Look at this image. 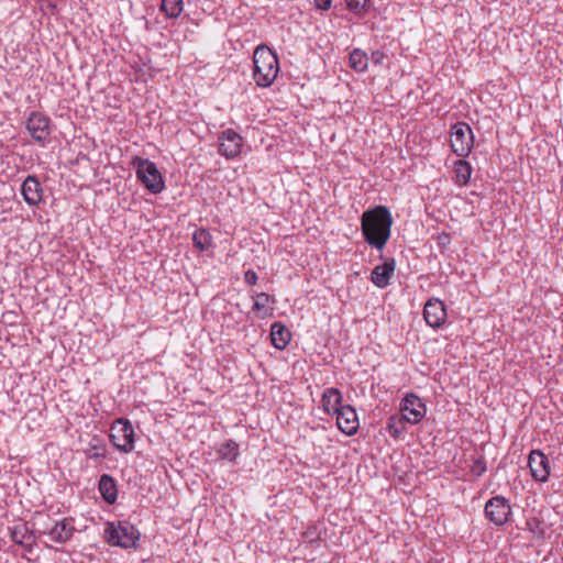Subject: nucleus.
<instances>
[{"label": "nucleus", "mask_w": 563, "mask_h": 563, "mask_svg": "<svg viewBox=\"0 0 563 563\" xmlns=\"http://www.w3.org/2000/svg\"><path fill=\"white\" fill-rule=\"evenodd\" d=\"M401 417L409 423L416 424L426 416V405L416 394H407L400 401L399 406Z\"/></svg>", "instance_id": "obj_9"}, {"label": "nucleus", "mask_w": 563, "mask_h": 563, "mask_svg": "<svg viewBox=\"0 0 563 563\" xmlns=\"http://www.w3.org/2000/svg\"><path fill=\"white\" fill-rule=\"evenodd\" d=\"M453 173H454V177H453L454 183L457 186L464 187L470 184L471 176L473 173V167L470 162L462 158L454 163Z\"/></svg>", "instance_id": "obj_21"}, {"label": "nucleus", "mask_w": 563, "mask_h": 563, "mask_svg": "<svg viewBox=\"0 0 563 563\" xmlns=\"http://www.w3.org/2000/svg\"><path fill=\"white\" fill-rule=\"evenodd\" d=\"M382 264L376 265L371 273V282L380 289L386 288L390 284V278L396 269V261L394 257L384 258Z\"/></svg>", "instance_id": "obj_13"}, {"label": "nucleus", "mask_w": 563, "mask_h": 563, "mask_svg": "<svg viewBox=\"0 0 563 563\" xmlns=\"http://www.w3.org/2000/svg\"><path fill=\"white\" fill-rule=\"evenodd\" d=\"M85 454L88 459L95 461L104 459L107 455V444L103 438L93 437L88 443Z\"/></svg>", "instance_id": "obj_23"}, {"label": "nucleus", "mask_w": 563, "mask_h": 563, "mask_svg": "<svg viewBox=\"0 0 563 563\" xmlns=\"http://www.w3.org/2000/svg\"><path fill=\"white\" fill-rule=\"evenodd\" d=\"M509 499L501 495L489 498L484 506L485 518L496 527L505 526L511 516Z\"/></svg>", "instance_id": "obj_7"}, {"label": "nucleus", "mask_w": 563, "mask_h": 563, "mask_svg": "<svg viewBox=\"0 0 563 563\" xmlns=\"http://www.w3.org/2000/svg\"><path fill=\"white\" fill-rule=\"evenodd\" d=\"M131 166L135 170L137 180L147 191L158 195L165 189V179L154 162L134 156Z\"/></svg>", "instance_id": "obj_4"}, {"label": "nucleus", "mask_w": 563, "mask_h": 563, "mask_svg": "<svg viewBox=\"0 0 563 563\" xmlns=\"http://www.w3.org/2000/svg\"><path fill=\"white\" fill-rule=\"evenodd\" d=\"M75 532L74 520L71 518H64L56 521L48 530L49 539L56 543H66L73 538Z\"/></svg>", "instance_id": "obj_17"}, {"label": "nucleus", "mask_w": 563, "mask_h": 563, "mask_svg": "<svg viewBox=\"0 0 563 563\" xmlns=\"http://www.w3.org/2000/svg\"><path fill=\"white\" fill-rule=\"evenodd\" d=\"M103 539L110 547L136 549L141 540V532L128 520L107 521Z\"/></svg>", "instance_id": "obj_3"}, {"label": "nucleus", "mask_w": 563, "mask_h": 563, "mask_svg": "<svg viewBox=\"0 0 563 563\" xmlns=\"http://www.w3.org/2000/svg\"><path fill=\"white\" fill-rule=\"evenodd\" d=\"M253 78L258 87H269L279 73L277 55L265 45L256 47L253 55Z\"/></svg>", "instance_id": "obj_2"}, {"label": "nucleus", "mask_w": 563, "mask_h": 563, "mask_svg": "<svg viewBox=\"0 0 563 563\" xmlns=\"http://www.w3.org/2000/svg\"><path fill=\"white\" fill-rule=\"evenodd\" d=\"M302 538L308 543H318L321 541L320 531L316 526H309L303 532Z\"/></svg>", "instance_id": "obj_31"}, {"label": "nucleus", "mask_w": 563, "mask_h": 563, "mask_svg": "<svg viewBox=\"0 0 563 563\" xmlns=\"http://www.w3.org/2000/svg\"><path fill=\"white\" fill-rule=\"evenodd\" d=\"M243 145V137L233 129H227L219 135L218 151L227 159H233L239 156Z\"/></svg>", "instance_id": "obj_10"}, {"label": "nucleus", "mask_w": 563, "mask_h": 563, "mask_svg": "<svg viewBox=\"0 0 563 563\" xmlns=\"http://www.w3.org/2000/svg\"><path fill=\"white\" fill-rule=\"evenodd\" d=\"M406 422L408 421L401 416H391L386 426L389 435L394 439H400L406 430Z\"/></svg>", "instance_id": "obj_28"}, {"label": "nucleus", "mask_w": 563, "mask_h": 563, "mask_svg": "<svg viewBox=\"0 0 563 563\" xmlns=\"http://www.w3.org/2000/svg\"><path fill=\"white\" fill-rule=\"evenodd\" d=\"M134 429L130 420L121 418L111 427L110 441L115 449L129 453L134 449Z\"/></svg>", "instance_id": "obj_6"}, {"label": "nucleus", "mask_w": 563, "mask_h": 563, "mask_svg": "<svg viewBox=\"0 0 563 563\" xmlns=\"http://www.w3.org/2000/svg\"><path fill=\"white\" fill-rule=\"evenodd\" d=\"M528 466L536 482L545 483L549 479L551 467L547 455L540 450H532L528 457Z\"/></svg>", "instance_id": "obj_11"}, {"label": "nucleus", "mask_w": 563, "mask_h": 563, "mask_svg": "<svg viewBox=\"0 0 563 563\" xmlns=\"http://www.w3.org/2000/svg\"><path fill=\"white\" fill-rule=\"evenodd\" d=\"M342 400L341 391L334 387L325 388L321 396L322 408L328 415H335L343 406Z\"/></svg>", "instance_id": "obj_19"}, {"label": "nucleus", "mask_w": 563, "mask_h": 563, "mask_svg": "<svg viewBox=\"0 0 563 563\" xmlns=\"http://www.w3.org/2000/svg\"><path fill=\"white\" fill-rule=\"evenodd\" d=\"M314 5L318 10L327 11L332 5V0H314Z\"/></svg>", "instance_id": "obj_35"}, {"label": "nucleus", "mask_w": 563, "mask_h": 563, "mask_svg": "<svg viewBox=\"0 0 563 563\" xmlns=\"http://www.w3.org/2000/svg\"><path fill=\"white\" fill-rule=\"evenodd\" d=\"M369 57L362 48H354L349 55V66L358 74L367 70Z\"/></svg>", "instance_id": "obj_22"}, {"label": "nucleus", "mask_w": 563, "mask_h": 563, "mask_svg": "<svg viewBox=\"0 0 563 563\" xmlns=\"http://www.w3.org/2000/svg\"><path fill=\"white\" fill-rule=\"evenodd\" d=\"M347 9L354 14L362 15L369 10L371 0H345Z\"/></svg>", "instance_id": "obj_29"}, {"label": "nucleus", "mask_w": 563, "mask_h": 563, "mask_svg": "<svg viewBox=\"0 0 563 563\" xmlns=\"http://www.w3.org/2000/svg\"><path fill=\"white\" fill-rule=\"evenodd\" d=\"M423 318L427 324L433 329L441 328L446 322V308L438 298L429 299L423 308Z\"/></svg>", "instance_id": "obj_12"}, {"label": "nucleus", "mask_w": 563, "mask_h": 563, "mask_svg": "<svg viewBox=\"0 0 563 563\" xmlns=\"http://www.w3.org/2000/svg\"><path fill=\"white\" fill-rule=\"evenodd\" d=\"M218 457L229 462H235L239 456V444L232 440H227L217 451Z\"/></svg>", "instance_id": "obj_26"}, {"label": "nucleus", "mask_w": 563, "mask_h": 563, "mask_svg": "<svg viewBox=\"0 0 563 563\" xmlns=\"http://www.w3.org/2000/svg\"><path fill=\"white\" fill-rule=\"evenodd\" d=\"M10 537L15 544L32 548V532L25 523L13 527L10 531Z\"/></svg>", "instance_id": "obj_24"}, {"label": "nucleus", "mask_w": 563, "mask_h": 563, "mask_svg": "<svg viewBox=\"0 0 563 563\" xmlns=\"http://www.w3.org/2000/svg\"><path fill=\"white\" fill-rule=\"evenodd\" d=\"M192 244L199 252H206L213 246L212 235L206 228L197 229L192 234Z\"/></svg>", "instance_id": "obj_25"}, {"label": "nucleus", "mask_w": 563, "mask_h": 563, "mask_svg": "<svg viewBox=\"0 0 563 563\" xmlns=\"http://www.w3.org/2000/svg\"><path fill=\"white\" fill-rule=\"evenodd\" d=\"M98 490L108 505H114L118 499V483L117 479L110 474H102L99 477Z\"/></svg>", "instance_id": "obj_18"}, {"label": "nucleus", "mask_w": 563, "mask_h": 563, "mask_svg": "<svg viewBox=\"0 0 563 563\" xmlns=\"http://www.w3.org/2000/svg\"><path fill=\"white\" fill-rule=\"evenodd\" d=\"M159 9L167 19H176L184 10V2L183 0H162Z\"/></svg>", "instance_id": "obj_27"}, {"label": "nucleus", "mask_w": 563, "mask_h": 563, "mask_svg": "<svg viewBox=\"0 0 563 563\" xmlns=\"http://www.w3.org/2000/svg\"><path fill=\"white\" fill-rule=\"evenodd\" d=\"M338 428L346 435H354L360 427L357 413L350 405H343L335 413Z\"/></svg>", "instance_id": "obj_14"}, {"label": "nucleus", "mask_w": 563, "mask_h": 563, "mask_svg": "<svg viewBox=\"0 0 563 563\" xmlns=\"http://www.w3.org/2000/svg\"><path fill=\"white\" fill-rule=\"evenodd\" d=\"M253 299L252 311L256 313L260 319L271 318L274 314V305L276 299L273 295L267 292H253L251 295Z\"/></svg>", "instance_id": "obj_16"}, {"label": "nucleus", "mask_w": 563, "mask_h": 563, "mask_svg": "<svg viewBox=\"0 0 563 563\" xmlns=\"http://www.w3.org/2000/svg\"><path fill=\"white\" fill-rule=\"evenodd\" d=\"M487 470L486 461L483 455H478L474 457L473 464L471 465V473L472 475L479 477L482 476Z\"/></svg>", "instance_id": "obj_30"}, {"label": "nucleus", "mask_w": 563, "mask_h": 563, "mask_svg": "<svg viewBox=\"0 0 563 563\" xmlns=\"http://www.w3.org/2000/svg\"><path fill=\"white\" fill-rule=\"evenodd\" d=\"M258 280L257 274L253 269H247L244 273V282L249 285H255Z\"/></svg>", "instance_id": "obj_34"}, {"label": "nucleus", "mask_w": 563, "mask_h": 563, "mask_svg": "<svg viewBox=\"0 0 563 563\" xmlns=\"http://www.w3.org/2000/svg\"><path fill=\"white\" fill-rule=\"evenodd\" d=\"M26 130L36 143L45 146L52 132L51 119L42 112L33 111L26 120Z\"/></svg>", "instance_id": "obj_8"}, {"label": "nucleus", "mask_w": 563, "mask_h": 563, "mask_svg": "<svg viewBox=\"0 0 563 563\" xmlns=\"http://www.w3.org/2000/svg\"><path fill=\"white\" fill-rule=\"evenodd\" d=\"M451 148L460 156L466 157L474 147V133L472 128L463 121H459L451 126Z\"/></svg>", "instance_id": "obj_5"}, {"label": "nucleus", "mask_w": 563, "mask_h": 563, "mask_svg": "<svg viewBox=\"0 0 563 563\" xmlns=\"http://www.w3.org/2000/svg\"><path fill=\"white\" fill-rule=\"evenodd\" d=\"M269 335L273 346L279 351L286 349L291 339L288 328L279 321H276L271 325Z\"/></svg>", "instance_id": "obj_20"}, {"label": "nucleus", "mask_w": 563, "mask_h": 563, "mask_svg": "<svg viewBox=\"0 0 563 563\" xmlns=\"http://www.w3.org/2000/svg\"><path fill=\"white\" fill-rule=\"evenodd\" d=\"M21 195L24 201L30 206H37L43 199V187L35 175H29L21 186Z\"/></svg>", "instance_id": "obj_15"}, {"label": "nucleus", "mask_w": 563, "mask_h": 563, "mask_svg": "<svg viewBox=\"0 0 563 563\" xmlns=\"http://www.w3.org/2000/svg\"><path fill=\"white\" fill-rule=\"evenodd\" d=\"M394 219L384 205L368 208L361 216V232L364 241L373 249L382 251L391 235Z\"/></svg>", "instance_id": "obj_1"}, {"label": "nucleus", "mask_w": 563, "mask_h": 563, "mask_svg": "<svg viewBox=\"0 0 563 563\" xmlns=\"http://www.w3.org/2000/svg\"><path fill=\"white\" fill-rule=\"evenodd\" d=\"M451 235L446 232H441L437 236V245L440 249V252L443 253L448 250L449 245L451 244Z\"/></svg>", "instance_id": "obj_32"}, {"label": "nucleus", "mask_w": 563, "mask_h": 563, "mask_svg": "<svg viewBox=\"0 0 563 563\" xmlns=\"http://www.w3.org/2000/svg\"><path fill=\"white\" fill-rule=\"evenodd\" d=\"M385 59V54L380 49H375L372 52L369 60L373 65L378 66L382 65Z\"/></svg>", "instance_id": "obj_33"}]
</instances>
